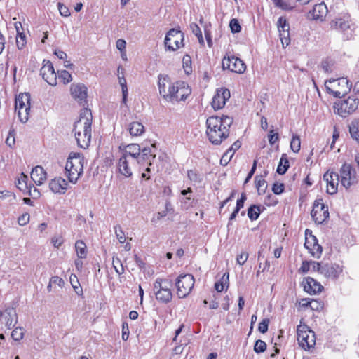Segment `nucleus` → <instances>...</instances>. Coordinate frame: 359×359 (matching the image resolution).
Here are the masks:
<instances>
[{"label":"nucleus","instance_id":"603ef678","mask_svg":"<svg viewBox=\"0 0 359 359\" xmlns=\"http://www.w3.org/2000/svg\"><path fill=\"white\" fill-rule=\"evenodd\" d=\"M182 208L187 210L194 205V199L191 196H186L181 201Z\"/></svg>","mask_w":359,"mask_h":359},{"label":"nucleus","instance_id":"473e14b6","mask_svg":"<svg viewBox=\"0 0 359 359\" xmlns=\"http://www.w3.org/2000/svg\"><path fill=\"white\" fill-rule=\"evenodd\" d=\"M349 132L353 139L359 143V121L355 119L349 125Z\"/></svg>","mask_w":359,"mask_h":359},{"label":"nucleus","instance_id":"f257e3e1","mask_svg":"<svg viewBox=\"0 0 359 359\" xmlns=\"http://www.w3.org/2000/svg\"><path fill=\"white\" fill-rule=\"evenodd\" d=\"M158 86L159 94L168 102L175 103L185 100L191 94V89L185 82H172L168 75L158 76Z\"/></svg>","mask_w":359,"mask_h":359},{"label":"nucleus","instance_id":"338daca9","mask_svg":"<svg viewBox=\"0 0 359 359\" xmlns=\"http://www.w3.org/2000/svg\"><path fill=\"white\" fill-rule=\"evenodd\" d=\"M51 243L55 248H59L63 243V239L62 236H54L51 239Z\"/></svg>","mask_w":359,"mask_h":359},{"label":"nucleus","instance_id":"e433bc0d","mask_svg":"<svg viewBox=\"0 0 359 359\" xmlns=\"http://www.w3.org/2000/svg\"><path fill=\"white\" fill-rule=\"evenodd\" d=\"M260 215V207L259 205H252L248 210V217L251 221L258 219Z\"/></svg>","mask_w":359,"mask_h":359},{"label":"nucleus","instance_id":"5fc2aeb1","mask_svg":"<svg viewBox=\"0 0 359 359\" xmlns=\"http://www.w3.org/2000/svg\"><path fill=\"white\" fill-rule=\"evenodd\" d=\"M269 324V319L265 318L259 323L258 330L262 333H266L268 331V327Z\"/></svg>","mask_w":359,"mask_h":359},{"label":"nucleus","instance_id":"ddd939ff","mask_svg":"<svg viewBox=\"0 0 359 359\" xmlns=\"http://www.w3.org/2000/svg\"><path fill=\"white\" fill-rule=\"evenodd\" d=\"M222 67L231 72L242 74L246 69V65L243 60L235 56H224L222 60Z\"/></svg>","mask_w":359,"mask_h":359},{"label":"nucleus","instance_id":"4be33fe9","mask_svg":"<svg viewBox=\"0 0 359 359\" xmlns=\"http://www.w3.org/2000/svg\"><path fill=\"white\" fill-rule=\"evenodd\" d=\"M342 272V268L337 264L325 263L323 265L322 272L320 274L327 278L332 280L337 279L339 274Z\"/></svg>","mask_w":359,"mask_h":359},{"label":"nucleus","instance_id":"f3484780","mask_svg":"<svg viewBox=\"0 0 359 359\" xmlns=\"http://www.w3.org/2000/svg\"><path fill=\"white\" fill-rule=\"evenodd\" d=\"M230 98V91L226 88H219L216 91L212 101V107L215 110L223 108L226 102Z\"/></svg>","mask_w":359,"mask_h":359},{"label":"nucleus","instance_id":"0e129e2a","mask_svg":"<svg viewBox=\"0 0 359 359\" xmlns=\"http://www.w3.org/2000/svg\"><path fill=\"white\" fill-rule=\"evenodd\" d=\"M187 176L191 181L194 182L201 181L200 176L194 170H188Z\"/></svg>","mask_w":359,"mask_h":359},{"label":"nucleus","instance_id":"de8ad7c7","mask_svg":"<svg viewBox=\"0 0 359 359\" xmlns=\"http://www.w3.org/2000/svg\"><path fill=\"white\" fill-rule=\"evenodd\" d=\"M112 264L118 274L123 273L124 269L121 260L118 258H113Z\"/></svg>","mask_w":359,"mask_h":359},{"label":"nucleus","instance_id":"412c9836","mask_svg":"<svg viewBox=\"0 0 359 359\" xmlns=\"http://www.w3.org/2000/svg\"><path fill=\"white\" fill-rule=\"evenodd\" d=\"M71 95L79 103L86 102L87 97V87L82 83H73L70 88Z\"/></svg>","mask_w":359,"mask_h":359},{"label":"nucleus","instance_id":"7ed1b4c3","mask_svg":"<svg viewBox=\"0 0 359 359\" xmlns=\"http://www.w3.org/2000/svg\"><path fill=\"white\" fill-rule=\"evenodd\" d=\"M92 118L90 110L85 108L81 110L79 119L74 123V136L81 148L86 149L90 143Z\"/></svg>","mask_w":359,"mask_h":359},{"label":"nucleus","instance_id":"a19ab883","mask_svg":"<svg viewBox=\"0 0 359 359\" xmlns=\"http://www.w3.org/2000/svg\"><path fill=\"white\" fill-rule=\"evenodd\" d=\"M255 183L258 194L260 195L264 193L265 189H266V182L264 180L262 179V177L259 178L257 176L255 177Z\"/></svg>","mask_w":359,"mask_h":359},{"label":"nucleus","instance_id":"f704fd0d","mask_svg":"<svg viewBox=\"0 0 359 359\" xmlns=\"http://www.w3.org/2000/svg\"><path fill=\"white\" fill-rule=\"evenodd\" d=\"M75 248L80 259L85 258L86 257V245L83 241L79 240L75 243Z\"/></svg>","mask_w":359,"mask_h":359},{"label":"nucleus","instance_id":"13d9d810","mask_svg":"<svg viewBox=\"0 0 359 359\" xmlns=\"http://www.w3.org/2000/svg\"><path fill=\"white\" fill-rule=\"evenodd\" d=\"M29 218H30L29 214H28V213L22 214L21 216H20L18 217V223L20 226H23L29 222Z\"/></svg>","mask_w":359,"mask_h":359},{"label":"nucleus","instance_id":"69168bd1","mask_svg":"<svg viewBox=\"0 0 359 359\" xmlns=\"http://www.w3.org/2000/svg\"><path fill=\"white\" fill-rule=\"evenodd\" d=\"M233 156V154H229V152L226 151L224 155L222 156L220 163L222 165H226L229 162L231 161V158Z\"/></svg>","mask_w":359,"mask_h":359},{"label":"nucleus","instance_id":"09e8293b","mask_svg":"<svg viewBox=\"0 0 359 359\" xmlns=\"http://www.w3.org/2000/svg\"><path fill=\"white\" fill-rule=\"evenodd\" d=\"M266 348V344L260 339H258L256 341L255 346H254V351L257 353H260L264 352Z\"/></svg>","mask_w":359,"mask_h":359},{"label":"nucleus","instance_id":"aec40b11","mask_svg":"<svg viewBox=\"0 0 359 359\" xmlns=\"http://www.w3.org/2000/svg\"><path fill=\"white\" fill-rule=\"evenodd\" d=\"M304 246L313 257L319 258L321 255L323 248L318 244V240L316 236L310 235V237H306Z\"/></svg>","mask_w":359,"mask_h":359},{"label":"nucleus","instance_id":"a18cd8bd","mask_svg":"<svg viewBox=\"0 0 359 359\" xmlns=\"http://www.w3.org/2000/svg\"><path fill=\"white\" fill-rule=\"evenodd\" d=\"M24 332L21 327H15L11 333V337L15 341H20L23 338Z\"/></svg>","mask_w":359,"mask_h":359},{"label":"nucleus","instance_id":"4468645a","mask_svg":"<svg viewBox=\"0 0 359 359\" xmlns=\"http://www.w3.org/2000/svg\"><path fill=\"white\" fill-rule=\"evenodd\" d=\"M340 177L342 186L348 189L353 184L357 183L356 172L352 169L351 165L344 164L340 170Z\"/></svg>","mask_w":359,"mask_h":359},{"label":"nucleus","instance_id":"49530a36","mask_svg":"<svg viewBox=\"0 0 359 359\" xmlns=\"http://www.w3.org/2000/svg\"><path fill=\"white\" fill-rule=\"evenodd\" d=\"M59 79H60L65 84L72 81V77L71 74L67 70H62L59 72Z\"/></svg>","mask_w":359,"mask_h":359},{"label":"nucleus","instance_id":"6e6552de","mask_svg":"<svg viewBox=\"0 0 359 359\" xmlns=\"http://www.w3.org/2000/svg\"><path fill=\"white\" fill-rule=\"evenodd\" d=\"M359 100L355 97H348L344 100H339L334 103V113L341 117H346L353 114L358 107Z\"/></svg>","mask_w":359,"mask_h":359},{"label":"nucleus","instance_id":"e2e57ef3","mask_svg":"<svg viewBox=\"0 0 359 359\" xmlns=\"http://www.w3.org/2000/svg\"><path fill=\"white\" fill-rule=\"evenodd\" d=\"M247 199V196L245 193H242L241 198L237 201L236 209L237 211H240L243 208L244 203Z\"/></svg>","mask_w":359,"mask_h":359},{"label":"nucleus","instance_id":"6e6d98bb","mask_svg":"<svg viewBox=\"0 0 359 359\" xmlns=\"http://www.w3.org/2000/svg\"><path fill=\"white\" fill-rule=\"evenodd\" d=\"M57 6L60 13L62 16L68 17L70 15V11L68 7H67L62 3H58Z\"/></svg>","mask_w":359,"mask_h":359},{"label":"nucleus","instance_id":"20e7f679","mask_svg":"<svg viewBox=\"0 0 359 359\" xmlns=\"http://www.w3.org/2000/svg\"><path fill=\"white\" fill-rule=\"evenodd\" d=\"M84 158L79 153H71L65 165V172L70 182L75 184L83 171Z\"/></svg>","mask_w":359,"mask_h":359},{"label":"nucleus","instance_id":"393cba45","mask_svg":"<svg viewBox=\"0 0 359 359\" xmlns=\"http://www.w3.org/2000/svg\"><path fill=\"white\" fill-rule=\"evenodd\" d=\"M67 186V182L62 177H56L52 180L49 183L50 190L55 194H65Z\"/></svg>","mask_w":359,"mask_h":359},{"label":"nucleus","instance_id":"2f4dec72","mask_svg":"<svg viewBox=\"0 0 359 359\" xmlns=\"http://www.w3.org/2000/svg\"><path fill=\"white\" fill-rule=\"evenodd\" d=\"M290 167L289 161L287 159V156L286 154H283L281 158L280 159L276 172L279 175H283L286 172L287 169Z\"/></svg>","mask_w":359,"mask_h":359},{"label":"nucleus","instance_id":"f8f14e48","mask_svg":"<svg viewBox=\"0 0 359 359\" xmlns=\"http://www.w3.org/2000/svg\"><path fill=\"white\" fill-rule=\"evenodd\" d=\"M311 215L315 222L319 224L328 218V207L323 203V199H317L314 201Z\"/></svg>","mask_w":359,"mask_h":359},{"label":"nucleus","instance_id":"864d4df0","mask_svg":"<svg viewBox=\"0 0 359 359\" xmlns=\"http://www.w3.org/2000/svg\"><path fill=\"white\" fill-rule=\"evenodd\" d=\"M332 67H333V63L330 62V61H327V60H325V61H323L320 64V68L325 72V73H330L332 72Z\"/></svg>","mask_w":359,"mask_h":359},{"label":"nucleus","instance_id":"dca6fc26","mask_svg":"<svg viewBox=\"0 0 359 359\" xmlns=\"http://www.w3.org/2000/svg\"><path fill=\"white\" fill-rule=\"evenodd\" d=\"M137 163L126 157L120 156L117 162V172L126 178L133 176V168Z\"/></svg>","mask_w":359,"mask_h":359},{"label":"nucleus","instance_id":"3c124183","mask_svg":"<svg viewBox=\"0 0 359 359\" xmlns=\"http://www.w3.org/2000/svg\"><path fill=\"white\" fill-rule=\"evenodd\" d=\"M26 43L25 35L23 33L18 32L16 37V44L18 49H22Z\"/></svg>","mask_w":359,"mask_h":359},{"label":"nucleus","instance_id":"5701e85b","mask_svg":"<svg viewBox=\"0 0 359 359\" xmlns=\"http://www.w3.org/2000/svg\"><path fill=\"white\" fill-rule=\"evenodd\" d=\"M327 13V8L324 3L316 4L309 13V18L315 20H323Z\"/></svg>","mask_w":359,"mask_h":359},{"label":"nucleus","instance_id":"cd10ccee","mask_svg":"<svg viewBox=\"0 0 359 359\" xmlns=\"http://www.w3.org/2000/svg\"><path fill=\"white\" fill-rule=\"evenodd\" d=\"M6 325L11 329L17 323V313L14 308H7L4 311Z\"/></svg>","mask_w":359,"mask_h":359},{"label":"nucleus","instance_id":"b1692460","mask_svg":"<svg viewBox=\"0 0 359 359\" xmlns=\"http://www.w3.org/2000/svg\"><path fill=\"white\" fill-rule=\"evenodd\" d=\"M304 290L310 294L321 292L323 286L313 278L307 277L302 282Z\"/></svg>","mask_w":359,"mask_h":359},{"label":"nucleus","instance_id":"0eeeda50","mask_svg":"<svg viewBox=\"0 0 359 359\" xmlns=\"http://www.w3.org/2000/svg\"><path fill=\"white\" fill-rule=\"evenodd\" d=\"M299 345L304 350H310L316 344V334L308 326L299 325L297 329Z\"/></svg>","mask_w":359,"mask_h":359},{"label":"nucleus","instance_id":"37998d69","mask_svg":"<svg viewBox=\"0 0 359 359\" xmlns=\"http://www.w3.org/2000/svg\"><path fill=\"white\" fill-rule=\"evenodd\" d=\"M114 231L116 238L118 239L119 243H124L126 240V238L121 226L120 225H116L114 226Z\"/></svg>","mask_w":359,"mask_h":359},{"label":"nucleus","instance_id":"bb28decb","mask_svg":"<svg viewBox=\"0 0 359 359\" xmlns=\"http://www.w3.org/2000/svg\"><path fill=\"white\" fill-rule=\"evenodd\" d=\"M155 148V144H151V147H144L141 149L140 151V163L144 162L149 163V165H151V160L156 158V154L152 151V149Z\"/></svg>","mask_w":359,"mask_h":359},{"label":"nucleus","instance_id":"72a5a7b5","mask_svg":"<svg viewBox=\"0 0 359 359\" xmlns=\"http://www.w3.org/2000/svg\"><path fill=\"white\" fill-rule=\"evenodd\" d=\"M225 286H226V288L229 287V273H225L220 281L216 282L215 284V288L218 292H220L223 291L225 288Z\"/></svg>","mask_w":359,"mask_h":359},{"label":"nucleus","instance_id":"c756f323","mask_svg":"<svg viewBox=\"0 0 359 359\" xmlns=\"http://www.w3.org/2000/svg\"><path fill=\"white\" fill-rule=\"evenodd\" d=\"M30 106V95L29 93H20L15 98V110Z\"/></svg>","mask_w":359,"mask_h":359},{"label":"nucleus","instance_id":"7c9ffc66","mask_svg":"<svg viewBox=\"0 0 359 359\" xmlns=\"http://www.w3.org/2000/svg\"><path fill=\"white\" fill-rule=\"evenodd\" d=\"M128 130L131 136H140L144 133V126L137 121L132 122L128 125Z\"/></svg>","mask_w":359,"mask_h":359},{"label":"nucleus","instance_id":"4d7b16f0","mask_svg":"<svg viewBox=\"0 0 359 359\" xmlns=\"http://www.w3.org/2000/svg\"><path fill=\"white\" fill-rule=\"evenodd\" d=\"M284 184L283 183L276 182L273 184L272 191L275 194H280L284 191Z\"/></svg>","mask_w":359,"mask_h":359},{"label":"nucleus","instance_id":"774afa93","mask_svg":"<svg viewBox=\"0 0 359 359\" xmlns=\"http://www.w3.org/2000/svg\"><path fill=\"white\" fill-rule=\"evenodd\" d=\"M310 264L313 271H318L319 273H321L324 263L311 262Z\"/></svg>","mask_w":359,"mask_h":359},{"label":"nucleus","instance_id":"9b49d317","mask_svg":"<svg viewBox=\"0 0 359 359\" xmlns=\"http://www.w3.org/2000/svg\"><path fill=\"white\" fill-rule=\"evenodd\" d=\"M195 280L191 274H181L176 280L177 294L179 298L187 297L194 287Z\"/></svg>","mask_w":359,"mask_h":359},{"label":"nucleus","instance_id":"c03bdc74","mask_svg":"<svg viewBox=\"0 0 359 359\" xmlns=\"http://www.w3.org/2000/svg\"><path fill=\"white\" fill-rule=\"evenodd\" d=\"M276 6L283 9V10H291L293 8V6H292L287 1L284 0H272Z\"/></svg>","mask_w":359,"mask_h":359},{"label":"nucleus","instance_id":"4c0bfd02","mask_svg":"<svg viewBox=\"0 0 359 359\" xmlns=\"http://www.w3.org/2000/svg\"><path fill=\"white\" fill-rule=\"evenodd\" d=\"M190 29L192 33L197 37L198 42L201 45H204V39L201 30L196 23L192 22L190 24Z\"/></svg>","mask_w":359,"mask_h":359},{"label":"nucleus","instance_id":"2eb2a0df","mask_svg":"<svg viewBox=\"0 0 359 359\" xmlns=\"http://www.w3.org/2000/svg\"><path fill=\"white\" fill-rule=\"evenodd\" d=\"M40 74L49 85L53 86L57 85V74L50 61L43 60Z\"/></svg>","mask_w":359,"mask_h":359},{"label":"nucleus","instance_id":"052dcab7","mask_svg":"<svg viewBox=\"0 0 359 359\" xmlns=\"http://www.w3.org/2000/svg\"><path fill=\"white\" fill-rule=\"evenodd\" d=\"M248 258V253L243 252L237 256L236 262L240 265H243Z\"/></svg>","mask_w":359,"mask_h":359},{"label":"nucleus","instance_id":"680f3d73","mask_svg":"<svg viewBox=\"0 0 359 359\" xmlns=\"http://www.w3.org/2000/svg\"><path fill=\"white\" fill-rule=\"evenodd\" d=\"M269 142L271 144H274L279 140V135L278 133H274L273 130H270L269 135Z\"/></svg>","mask_w":359,"mask_h":359},{"label":"nucleus","instance_id":"9d476101","mask_svg":"<svg viewBox=\"0 0 359 359\" xmlns=\"http://www.w3.org/2000/svg\"><path fill=\"white\" fill-rule=\"evenodd\" d=\"M184 35L177 29H170L165 37L164 46L166 50L175 51L184 46Z\"/></svg>","mask_w":359,"mask_h":359},{"label":"nucleus","instance_id":"bf43d9fd","mask_svg":"<svg viewBox=\"0 0 359 359\" xmlns=\"http://www.w3.org/2000/svg\"><path fill=\"white\" fill-rule=\"evenodd\" d=\"M15 130H10L8 136L7 137L6 140V144L9 146L12 147L15 144Z\"/></svg>","mask_w":359,"mask_h":359},{"label":"nucleus","instance_id":"c9c22d12","mask_svg":"<svg viewBox=\"0 0 359 359\" xmlns=\"http://www.w3.org/2000/svg\"><path fill=\"white\" fill-rule=\"evenodd\" d=\"M289 29H290L289 25H287V27L282 26L281 28L278 29V31L280 33V38L283 45H284V43H286V45H288L290 43Z\"/></svg>","mask_w":359,"mask_h":359},{"label":"nucleus","instance_id":"a211bd4d","mask_svg":"<svg viewBox=\"0 0 359 359\" xmlns=\"http://www.w3.org/2000/svg\"><path fill=\"white\" fill-rule=\"evenodd\" d=\"M140 151L141 148L139 144H130L124 147L121 151V155L136 163H140Z\"/></svg>","mask_w":359,"mask_h":359},{"label":"nucleus","instance_id":"a878e982","mask_svg":"<svg viewBox=\"0 0 359 359\" xmlns=\"http://www.w3.org/2000/svg\"><path fill=\"white\" fill-rule=\"evenodd\" d=\"M31 178L36 185H41L47 179L43 168L37 165L31 172Z\"/></svg>","mask_w":359,"mask_h":359},{"label":"nucleus","instance_id":"58836bf2","mask_svg":"<svg viewBox=\"0 0 359 359\" xmlns=\"http://www.w3.org/2000/svg\"><path fill=\"white\" fill-rule=\"evenodd\" d=\"M290 148L294 153H298L301 148V140L299 136L293 134L290 142Z\"/></svg>","mask_w":359,"mask_h":359},{"label":"nucleus","instance_id":"8fccbe9b","mask_svg":"<svg viewBox=\"0 0 359 359\" xmlns=\"http://www.w3.org/2000/svg\"><path fill=\"white\" fill-rule=\"evenodd\" d=\"M229 27L231 28L232 33H238L241 30V25L239 24V22L236 19H232L230 21Z\"/></svg>","mask_w":359,"mask_h":359},{"label":"nucleus","instance_id":"1a4fd4ad","mask_svg":"<svg viewBox=\"0 0 359 359\" xmlns=\"http://www.w3.org/2000/svg\"><path fill=\"white\" fill-rule=\"evenodd\" d=\"M331 28L342 32L346 39L351 38L354 30V25L348 14L333 19L330 22Z\"/></svg>","mask_w":359,"mask_h":359},{"label":"nucleus","instance_id":"423d86ee","mask_svg":"<svg viewBox=\"0 0 359 359\" xmlns=\"http://www.w3.org/2000/svg\"><path fill=\"white\" fill-rule=\"evenodd\" d=\"M172 283L168 279L157 278L154 283V292L158 302L167 304L172 300Z\"/></svg>","mask_w":359,"mask_h":359},{"label":"nucleus","instance_id":"39448f33","mask_svg":"<svg viewBox=\"0 0 359 359\" xmlns=\"http://www.w3.org/2000/svg\"><path fill=\"white\" fill-rule=\"evenodd\" d=\"M351 86L349 81L344 77L337 79H330L325 83L327 91L336 97L345 96L350 92Z\"/></svg>","mask_w":359,"mask_h":359},{"label":"nucleus","instance_id":"c85d7f7f","mask_svg":"<svg viewBox=\"0 0 359 359\" xmlns=\"http://www.w3.org/2000/svg\"><path fill=\"white\" fill-rule=\"evenodd\" d=\"M123 68L121 66L118 67V79L119 81V84L121 86L122 90V95H123V102L126 104L127 96H128V88H127V83L126 80L124 77L123 74Z\"/></svg>","mask_w":359,"mask_h":359},{"label":"nucleus","instance_id":"f03ea898","mask_svg":"<svg viewBox=\"0 0 359 359\" xmlns=\"http://www.w3.org/2000/svg\"><path fill=\"white\" fill-rule=\"evenodd\" d=\"M233 118L228 116H210L206 120L207 135L210 142L220 144L229 135V128Z\"/></svg>","mask_w":359,"mask_h":359},{"label":"nucleus","instance_id":"79ce46f5","mask_svg":"<svg viewBox=\"0 0 359 359\" xmlns=\"http://www.w3.org/2000/svg\"><path fill=\"white\" fill-rule=\"evenodd\" d=\"M69 280L76 293L79 295L82 294L83 291L82 289L79 286V283L77 277L75 275H71Z\"/></svg>","mask_w":359,"mask_h":359},{"label":"nucleus","instance_id":"6ab92c4d","mask_svg":"<svg viewBox=\"0 0 359 359\" xmlns=\"http://www.w3.org/2000/svg\"><path fill=\"white\" fill-rule=\"evenodd\" d=\"M323 180L327 183V193L329 194H334L337 193L339 176L337 172H326L323 175Z\"/></svg>","mask_w":359,"mask_h":359},{"label":"nucleus","instance_id":"ea45409f","mask_svg":"<svg viewBox=\"0 0 359 359\" xmlns=\"http://www.w3.org/2000/svg\"><path fill=\"white\" fill-rule=\"evenodd\" d=\"M16 111H18V114L21 122L25 123L28 121L30 106H27L26 107H23Z\"/></svg>","mask_w":359,"mask_h":359}]
</instances>
